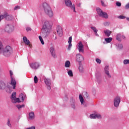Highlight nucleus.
Returning a JSON list of instances; mask_svg holds the SVG:
<instances>
[{
  "label": "nucleus",
  "mask_w": 129,
  "mask_h": 129,
  "mask_svg": "<svg viewBox=\"0 0 129 129\" xmlns=\"http://www.w3.org/2000/svg\"><path fill=\"white\" fill-rule=\"evenodd\" d=\"M53 23L50 20H45L42 26V37L43 38H47L49 35H50V33L52 31V26Z\"/></svg>",
  "instance_id": "1"
},
{
  "label": "nucleus",
  "mask_w": 129,
  "mask_h": 129,
  "mask_svg": "<svg viewBox=\"0 0 129 129\" xmlns=\"http://www.w3.org/2000/svg\"><path fill=\"white\" fill-rule=\"evenodd\" d=\"M17 93L14 92L12 93L11 99L13 103H17V102H23L26 99V94L21 93L19 95V98H17Z\"/></svg>",
  "instance_id": "2"
},
{
  "label": "nucleus",
  "mask_w": 129,
  "mask_h": 129,
  "mask_svg": "<svg viewBox=\"0 0 129 129\" xmlns=\"http://www.w3.org/2000/svg\"><path fill=\"white\" fill-rule=\"evenodd\" d=\"M42 6L43 8L45 14H46L47 16H48V17L50 18H52V17L54 16V14L53 13V11H52V9H51V7H50V6H49L48 4L46 3H43Z\"/></svg>",
  "instance_id": "3"
},
{
  "label": "nucleus",
  "mask_w": 129,
  "mask_h": 129,
  "mask_svg": "<svg viewBox=\"0 0 129 129\" xmlns=\"http://www.w3.org/2000/svg\"><path fill=\"white\" fill-rule=\"evenodd\" d=\"M96 11L99 17H101V18H104V19H108V15L107 13L102 11L99 8L96 9Z\"/></svg>",
  "instance_id": "4"
},
{
  "label": "nucleus",
  "mask_w": 129,
  "mask_h": 129,
  "mask_svg": "<svg viewBox=\"0 0 129 129\" xmlns=\"http://www.w3.org/2000/svg\"><path fill=\"white\" fill-rule=\"evenodd\" d=\"M10 77H11V82L10 84L13 87V89H16V85H17V81H16V79H15V78L13 75V71H10Z\"/></svg>",
  "instance_id": "5"
},
{
  "label": "nucleus",
  "mask_w": 129,
  "mask_h": 129,
  "mask_svg": "<svg viewBox=\"0 0 129 129\" xmlns=\"http://www.w3.org/2000/svg\"><path fill=\"white\" fill-rule=\"evenodd\" d=\"M13 53V50L12 49V47L10 46H7L6 47L4 51H3V54L6 57H9L11 54Z\"/></svg>",
  "instance_id": "6"
},
{
  "label": "nucleus",
  "mask_w": 129,
  "mask_h": 129,
  "mask_svg": "<svg viewBox=\"0 0 129 129\" xmlns=\"http://www.w3.org/2000/svg\"><path fill=\"white\" fill-rule=\"evenodd\" d=\"M65 4L67 7H69V8H71V10H73V12L76 13L75 11V5H72V3L70 0H64Z\"/></svg>",
  "instance_id": "7"
},
{
  "label": "nucleus",
  "mask_w": 129,
  "mask_h": 129,
  "mask_svg": "<svg viewBox=\"0 0 129 129\" xmlns=\"http://www.w3.org/2000/svg\"><path fill=\"white\" fill-rule=\"evenodd\" d=\"M30 67L32 68V69H34V70H37V69H39L40 68V62H31L29 64Z\"/></svg>",
  "instance_id": "8"
},
{
  "label": "nucleus",
  "mask_w": 129,
  "mask_h": 129,
  "mask_svg": "<svg viewBox=\"0 0 129 129\" xmlns=\"http://www.w3.org/2000/svg\"><path fill=\"white\" fill-rule=\"evenodd\" d=\"M5 31L8 33H12L15 31V26L13 25L8 24L5 27Z\"/></svg>",
  "instance_id": "9"
},
{
  "label": "nucleus",
  "mask_w": 129,
  "mask_h": 129,
  "mask_svg": "<svg viewBox=\"0 0 129 129\" xmlns=\"http://www.w3.org/2000/svg\"><path fill=\"white\" fill-rule=\"evenodd\" d=\"M90 118L91 119H101L102 118L101 115L99 113H94L93 114H91L90 115Z\"/></svg>",
  "instance_id": "10"
},
{
  "label": "nucleus",
  "mask_w": 129,
  "mask_h": 129,
  "mask_svg": "<svg viewBox=\"0 0 129 129\" xmlns=\"http://www.w3.org/2000/svg\"><path fill=\"white\" fill-rule=\"evenodd\" d=\"M78 49L80 53H84V45L82 44V42H79L78 43Z\"/></svg>",
  "instance_id": "11"
},
{
  "label": "nucleus",
  "mask_w": 129,
  "mask_h": 129,
  "mask_svg": "<svg viewBox=\"0 0 129 129\" xmlns=\"http://www.w3.org/2000/svg\"><path fill=\"white\" fill-rule=\"evenodd\" d=\"M49 52L53 58H57V55H56V50H55V47L51 46L49 48Z\"/></svg>",
  "instance_id": "12"
},
{
  "label": "nucleus",
  "mask_w": 129,
  "mask_h": 129,
  "mask_svg": "<svg viewBox=\"0 0 129 129\" xmlns=\"http://www.w3.org/2000/svg\"><path fill=\"white\" fill-rule=\"evenodd\" d=\"M44 83L47 86V88L48 90L51 89V80L48 78L44 79Z\"/></svg>",
  "instance_id": "13"
},
{
  "label": "nucleus",
  "mask_w": 129,
  "mask_h": 129,
  "mask_svg": "<svg viewBox=\"0 0 129 129\" xmlns=\"http://www.w3.org/2000/svg\"><path fill=\"white\" fill-rule=\"evenodd\" d=\"M120 103V97H116L114 99V105L115 107H117Z\"/></svg>",
  "instance_id": "14"
},
{
  "label": "nucleus",
  "mask_w": 129,
  "mask_h": 129,
  "mask_svg": "<svg viewBox=\"0 0 129 129\" xmlns=\"http://www.w3.org/2000/svg\"><path fill=\"white\" fill-rule=\"evenodd\" d=\"M116 39L117 41L121 42V40H124L125 39V36L121 33H119L116 36Z\"/></svg>",
  "instance_id": "15"
},
{
  "label": "nucleus",
  "mask_w": 129,
  "mask_h": 129,
  "mask_svg": "<svg viewBox=\"0 0 129 129\" xmlns=\"http://www.w3.org/2000/svg\"><path fill=\"white\" fill-rule=\"evenodd\" d=\"M56 32L59 37H62V36H63V31L61 26H57L56 28Z\"/></svg>",
  "instance_id": "16"
},
{
  "label": "nucleus",
  "mask_w": 129,
  "mask_h": 129,
  "mask_svg": "<svg viewBox=\"0 0 129 129\" xmlns=\"http://www.w3.org/2000/svg\"><path fill=\"white\" fill-rule=\"evenodd\" d=\"M76 61H77V62H82V61H84V57H83V56H82V55L80 54H78L76 55Z\"/></svg>",
  "instance_id": "17"
},
{
  "label": "nucleus",
  "mask_w": 129,
  "mask_h": 129,
  "mask_svg": "<svg viewBox=\"0 0 129 129\" xmlns=\"http://www.w3.org/2000/svg\"><path fill=\"white\" fill-rule=\"evenodd\" d=\"M79 99L82 105H83V106L86 107V103H85V101H84V99H83V97H82V95H79Z\"/></svg>",
  "instance_id": "18"
},
{
  "label": "nucleus",
  "mask_w": 129,
  "mask_h": 129,
  "mask_svg": "<svg viewBox=\"0 0 129 129\" xmlns=\"http://www.w3.org/2000/svg\"><path fill=\"white\" fill-rule=\"evenodd\" d=\"M68 43H69V45H68V50H71V48L72 47V37H70L69 38V41H68Z\"/></svg>",
  "instance_id": "19"
},
{
  "label": "nucleus",
  "mask_w": 129,
  "mask_h": 129,
  "mask_svg": "<svg viewBox=\"0 0 129 129\" xmlns=\"http://www.w3.org/2000/svg\"><path fill=\"white\" fill-rule=\"evenodd\" d=\"M2 15L5 16V17H4V19H5V18H6V19L7 21H12V20H13V16L12 15H7L6 14Z\"/></svg>",
  "instance_id": "20"
},
{
  "label": "nucleus",
  "mask_w": 129,
  "mask_h": 129,
  "mask_svg": "<svg viewBox=\"0 0 129 129\" xmlns=\"http://www.w3.org/2000/svg\"><path fill=\"white\" fill-rule=\"evenodd\" d=\"M29 118L30 120L35 118V114L34 113V112H31L29 113Z\"/></svg>",
  "instance_id": "21"
},
{
  "label": "nucleus",
  "mask_w": 129,
  "mask_h": 129,
  "mask_svg": "<svg viewBox=\"0 0 129 129\" xmlns=\"http://www.w3.org/2000/svg\"><path fill=\"white\" fill-rule=\"evenodd\" d=\"M6 88V83L3 81H0V90H4Z\"/></svg>",
  "instance_id": "22"
},
{
  "label": "nucleus",
  "mask_w": 129,
  "mask_h": 129,
  "mask_svg": "<svg viewBox=\"0 0 129 129\" xmlns=\"http://www.w3.org/2000/svg\"><path fill=\"white\" fill-rule=\"evenodd\" d=\"M108 66H106L105 67V73L107 75L108 77H111L110 75L109 74V71H108Z\"/></svg>",
  "instance_id": "23"
},
{
  "label": "nucleus",
  "mask_w": 129,
  "mask_h": 129,
  "mask_svg": "<svg viewBox=\"0 0 129 129\" xmlns=\"http://www.w3.org/2000/svg\"><path fill=\"white\" fill-rule=\"evenodd\" d=\"M104 33L107 37H109L110 35L111 34V31L110 30H106L104 31Z\"/></svg>",
  "instance_id": "24"
},
{
  "label": "nucleus",
  "mask_w": 129,
  "mask_h": 129,
  "mask_svg": "<svg viewBox=\"0 0 129 129\" xmlns=\"http://www.w3.org/2000/svg\"><path fill=\"white\" fill-rule=\"evenodd\" d=\"M23 40L26 45H30V41L28 40V38L26 36L23 37Z\"/></svg>",
  "instance_id": "25"
},
{
  "label": "nucleus",
  "mask_w": 129,
  "mask_h": 129,
  "mask_svg": "<svg viewBox=\"0 0 129 129\" xmlns=\"http://www.w3.org/2000/svg\"><path fill=\"white\" fill-rule=\"evenodd\" d=\"M71 65V63H70V61L69 60H68L65 62L64 67H66V68H69Z\"/></svg>",
  "instance_id": "26"
},
{
  "label": "nucleus",
  "mask_w": 129,
  "mask_h": 129,
  "mask_svg": "<svg viewBox=\"0 0 129 129\" xmlns=\"http://www.w3.org/2000/svg\"><path fill=\"white\" fill-rule=\"evenodd\" d=\"M79 70L80 73H83V72H84V68H83V66L82 65H80L79 67Z\"/></svg>",
  "instance_id": "27"
},
{
  "label": "nucleus",
  "mask_w": 129,
  "mask_h": 129,
  "mask_svg": "<svg viewBox=\"0 0 129 129\" xmlns=\"http://www.w3.org/2000/svg\"><path fill=\"white\" fill-rule=\"evenodd\" d=\"M68 74L70 77H73V72L72 70H70L68 71Z\"/></svg>",
  "instance_id": "28"
},
{
  "label": "nucleus",
  "mask_w": 129,
  "mask_h": 129,
  "mask_svg": "<svg viewBox=\"0 0 129 129\" xmlns=\"http://www.w3.org/2000/svg\"><path fill=\"white\" fill-rule=\"evenodd\" d=\"M105 41L107 43H110L111 41H112V38L111 37H109L107 38H105Z\"/></svg>",
  "instance_id": "29"
},
{
  "label": "nucleus",
  "mask_w": 129,
  "mask_h": 129,
  "mask_svg": "<svg viewBox=\"0 0 129 129\" xmlns=\"http://www.w3.org/2000/svg\"><path fill=\"white\" fill-rule=\"evenodd\" d=\"M38 38H39V40L40 41L42 45H44V44H45V42H44V40H43V38H42V36H39Z\"/></svg>",
  "instance_id": "30"
},
{
  "label": "nucleus",
  "mask_w": 129,
  "mask_h": 129,
  "mask_svg": "<svg viewBox=\"0 0 129 129\" xmlns=\"http://www.w3.org/2000/svg\"><path fill=\"white\" fill-rule=\"evenodd\" d=\"M16 107L19 109H21V108H23V107H25V104L20 105H17Z\"/></svg>",
  "instance_id": "31"
},
{
  "label": "nucleus",
  "mask_w": 129,
  "mask_h": 129,
  "mask_svg": "<svg viewBox=\"0 0 129 129\" xmlns=\"http://www.w3.org/2000/svg\"><path fill=\"white\" fill-rule=\"evenodd\" d=\"M4 49V45H3V43H2V41L0 40V53L3 51Z\"/></svg>",
  "instance_id": "32"
},
{
  "label": "nucleus",
  "mask_w": 129,
  "mask_h": 129,
  "mask_svg": "<svg viewBox=\"0 0 129 129\" xmlns=\"http://www.w3.org/2000/svg\"><path fill=\"white\" fill-rule=\"evenodd\" d=\"M117 49L118 50H121V49H122L123 48V46H122V44H119L117 45Z\"/></svg>",
  "instance_id": "33"
},
{
  "label": "nucleus",
  "mask_w": 129,
  "mask_h": 129,
  "mask_svg": "<svg viewBox=\"0 0 129 129\" xmlns=\"http://www.w3.org/2000/svg\"><path fill=\"white\" fill-rule=\"evenodd\" d=\"M123 64L126 65V64H129V59H125L123 60Z\"/></svg>",
  "instance_id": "34"
},
{
  "label": "nucleus",
  "mask_w": 129,
  "mask_h": 129,
  "mask_svg": "<svg viewBox=\"0 0 129 129\" xmlns=\"http://www.w3.org/2000/svg\"><path fill=\"white\" fill-rule=\"evenodd\" d=\"M34 83H38V77H37L36 76L34 78Z\"/></svg>",
  "instance_id": "35"
},
{
  "label": "nucleus",
  "mask_w": 129,
  "mask_h": 129,
  "mask_svg": "<svg viewBox=\"0 0 129 129\" xmlns=\"http://www.w3.org/2000/svg\"><path fill=\"white\" fill-rule=\"evenodd\" d=\"M7 125H8L9 127H12V124H11V121H10V119L8 120Z\"/></svg>",
  "instance_id": "36"
},
{
  "label": "nucleus",
  "mask_w": 129,
  "mask_h": 129,
  "mask_svg": "<svg viewBox=\"0 0 129 129\" xmlns=\"http://www.w3.org/2000/svg\"><path fill=\"white\" fill-rule=\"evenodd\" d=\"M91 29H92L93 30V32H96V31H98V30H97V29H96V28L94 27H91Z\"/></svg>",
  "instance_id": "37"
},
{
  "label": "nucleus",
  "mask_w": 129,
  "mask_h": 129,
  "mask_svg": "<svg viewBox=\"0 0 129 129\" xmlns=\"http://www.w3.org/2000/svg\"><path fill=\"white\" fill-rule=\"evenodd\" d=\"M96 61L97 62V63H98V64H100L101 63V60L99 58H97L96 59Z\"/></svg>",
  "instance_id": "38"
},
{
  "label": "nucleus",
  "mask_w": 129,
  "mask_h": 129,
  "mask_svg": "<svg viewBox=\"0 0 129 129\" xmlns=\"http://www.w3.org/2000/svg\"><path fill=\"white\" fill-rule=\"evenodd\" d=\"M116 6H117V7H121V3L120 2H116Z\"/></svg>",
  "instance_id": "39"
},
{
  "label": "nucleus",
  "mask_w": 129,
  "mask_h": 129,
  "mask_svg": "<svg viewBox=\"0 0 129 129\" xmlns=\"http://www.w3.org/2000/svg\"><path fill=\"white\" fill-rule=\"evenodd\" d=\"M20 9H21V7H20V6H16L14 8V10L17 11V10H20Z\"/></svg>",
  "instance_id": "40"
},
{
  "label": "nucleus",
  "mask_w": 129,
  "mask_h": 129,
  "mask_svg": "<svg viewBox=\"0 0 129 129\" xmlns=\"http://www.w3.org/2000/svg\"><path fill=\"white\" fill-rule=\"evenodd\" d=\"M118 19H125V17L123 16L122 15H120L119 16H118Z\"/></svg>",
  "instance_id": "41"
},
{
  "label": "nucleus",
  "mask_w": 129,
  "mask_h": 129,
  "mask_svg": "<svg viewBox=\"0 0 129 129\" xmlns=\"http://www.w3.org/2000/svg\"><path fill=\"white\" fill-rule=\"evenodd\" d=\"M125 10H128L129 9V3L125 6Z\"/></svg>",
  "instance_id": "42"
},
{
  "label": "nucleus",
  "mask_w": 129,
  "mask_h": 129,
  "mask_svg": "<svg viewBox=\"0 0 129 129\" xmlns=\"http://www.w3.org/2000/svg\"><path fill=\"white\" fill-rule=\"evenodd\" d=\"M26 31L27 32H31V31H32V29H31L30 27H27Z\"/></svg>",
  "instance_id": "43"
},
{
  "label": "nucleus",
  "mask_w": 129,
  "mask_h": 129,
  "mask_svg": "<svg viewBox=\"0 0 129 129\" xmlns=\"http://www.w3.org/2000/svg\"><path fill=\"white\" fill-rule=\"evenodd\" d=\"M71 106H72V108H73L74 109H75V103L74 102H73Z\"/></svg>",
  "instance_id": "44"
},
{
  "label": "nucleus",
  "mask_w": 129,
  "mask_h": 129,
  "mask_svg": "<svg viewBox=\"0 0 129 129\" xmlns=\"http://www.w3.org/2000/svg\"><path fill=\"white\" fill-rule=\"evenodd\" d=\"M101 3L102 7H106V5L104 4V2H103V1H101Z\"/></svg>",
  "instance_id": "45"
},
{
  "label": "nucleus",
  "mask_w": 129,
  "mask_h": 129,
  "mask_svg": "<svg viewBox=\"0 0 129 129\" xmlns=\"http://www.w3.org/2000/svg\"><path fill=\"white\" fill-rule=\"evenodd\" d=\"M4 18H5V16H3V15L0 16V22H2V20H3Z\"/></svg>",
  "instance_id": "46"
},
{
  "label": "nucleus",
  "mask_w": 129,
  "mask_h": 129,
  "mask_svg": "<svg viewBox=\"0 0 129 129\" xmlns=\"http://www.w3.org/2000/svg\"><path fill=\"white\" fill-rule=\"evenodd\" d=\"M97 32H98V31H95V32H94V33H95V36H96L97 37H99V35L97 33Z\"/></svg>",
  "instance_id": "47"
},
{
  "label": "nucleus",
  "mask_w": 129,
  "mask_h": 129,
  "mask_svg": "<svg viewBox=\"0 0 129 129\" xmlns=\"http://www.w3.org/2000/svg\"><path fill=\"white\" fill-rule=\"evenodd\" d=\"M77 7H79V8H80V7H81V4L79 3L77 4Z\"/></svg>",
  "instance_id": "48"
},
{
  "label": "nucleus",
  "mask_w": 129,
  "mask_h": 129,
  "mask_svg": "<svg viewBox=\"0 0 129 129\" xmlns=\"http://www.w3.org/2000/svg\"><path fill=\"white\" fill-rule=\"evenodd\" d=\"M126 20L129 21V18H126Z\"/></svg>",
  "instance_id": "49"
}]
</instances>
